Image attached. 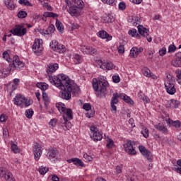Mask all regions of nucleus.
Instances as JSON below:
<instances>
[{"label":"nucleus","mask_w":181,"mask_h":181,"mask_svg":"<svg viewBox=\"0 0 181 181\" xmlns=\"http://www.w3.org/2000/svg\"><path fill=\"white\" fill-rule=\"evenodd\" d=\"M74 60L76 64H80V62H81V57H80L78 54H75Z\"/></svg>","instance_id":"55"},{"label":"nucleus","mask_w":181,"mask_h":181,"mask_svg":"<svg viewBox=\"0 0 181 181\" xmlns=\"http://www.w3.org/2000/svg\"><path fill=\"white\" fill-rule=\"evenodd\" d=\"M106 141L107 142L106 146L108 148V149H111L114 146V141L112 139H110V137L106 138Z\"/></svg>","instance_id":"35"},{"label":"nucleus","mask_w":181,"mask_h":181,"mask_svg":"<svg viewBox=\"0 0 181 181\" xmlns=\"http://www.w3.org/2000/svg\"><path fill=\"white\" fill-rule=\"evenodd\" d=\"M98 64L100 66V69H103V70H112L115 69L114 64H112V62H105L101 60H98Z\"/></svg>","instance_id":"14"},{"label":"nucleus","mask_w":181,"mask_h":181,"mask_svg":"<svg viewBox=\"0 0 181 181\" xmlns=\"http://www.w3.org/2000/svg\"><path fill=\"white\" fill-rule=\"evenodd\" d=\"M114 21V18L111 15H107L103 18L104 23H111Z\"/></svg>","instance_id":"31"},{"label":"nucleus","mask_w":181,"mask_h":181,"mask_svg":"<svg viewBox=\"0 0 181 181\" xmlns=\"http://www.w3.org/2000/svg\"><path fill=\"white\" fill-rule=\"evenodd\" d=\"M43 16H45V18H57L59 15L53 12H45Z\"/></svg>","instance_id":"34"},{"label":"nucleus","mask_w":181,"mask_h":181,"mask_svg":"<svg viewBox=\"0 0 181 181\" xmlns=\"http://www.w3.org/2000/svg\"><path fill=\"white\" fill-rule=\"evenodd\" d=\"M155 128L156 129H158V131H160V132H162V134H168V128L163 125H161L160 123L155 125Z\"/></svg>","instance_id":"25"},{"label":"nucleus","mask_w":181,"mask_h":181,"mask_svg":"<svg viewBox=\"0 0 181 181\" xmlns=\"http://www.w3.org/2000/svg\"><path fill=\"white\" fill-rule=\"evenodd\" d=\"M69 6L68 12L71 16H79L81 13V9L84 8V2L83 0H65Z\"/></svg>","instance_id":"3"},{"label":"nucleus","mask_w":181,"mask_h":181,"mask_svg":"<svg viewBox=\"0 0 181 181\" xmlns=\"http://www.w3.org/2000/svg\"><path fill=\"white\" fill-rule=\"evenodd\" d=\"M58 153H59V151H57V150L56 148L50 147L48 149L47 156L48 159H50V160L54 159V158H56V156H57Z\"/></svg>","instance_id":"18"},{"label":"nucleus","mask_w":181,"mask_h":181,"mask_svg":"<svg viewBox=\"0 0 181 181\" xmlns=\"http://www.w3.org/2000/svg\"><path fill=\"white\" fill-rule=\"evenodd\" d=\"M50 47H52L54 50H56L57 49V47L59 46V42L56 40H53L49 44Z\"/></svg>","instance_id":"46"},{"label":"nucleus","mask_w":181,"mask_h":181,"mask_svg":"<svg viewBox=\"0 0 181 181\" xmlns=\"http://www.w3.org/2000/svg\"><path fill=\"white\" fill-rule=\"evenodd\" d=\"M138 47H133L132 49L130 50L129 56L130 57H132L133 59H135V57H138Z\"/></svg>","instance_id":"27"},{"label":"nucleus","mask_w":181,"mask_h":181,"mask_svg":"<svg viewBox=\"0 0 181 181\" xmlns=\"http://www.w3.org/2000/svg\"><path fill=\"white\" fill-rule=\"evenodd\" d=\"M38 172L41 175H46V173L49 172V168L42 165L41 167L39 168Z\"/></svg>","instance_id":"33"},{"label":"nucleus","mask_w":181,"mask_h":181,"mask_svg":"<svg viewBox=\"0 0 181 181\" xmlns=\"http://www.w3.org/2000/svg\"><path fill=\"white\" fill-rule=\"evenodd\" d=\"M14 104L19 106L22 105V104H24L25 107H29V105H30V103L29 101H28V99H26V98L22 95H17L14 98Z\"/></svg>","instance_id":"8"},{"label":"nucleus","mask_w":181,"mask_h":181,"mask_svg":"<svg viewBox=\"0 0 181 181\" xmlns=\"http://www.w3.org/2000/svg\"><path fill=\"white\" fill-rule=\"evenodd\" d=\"M56 124H57V119L56 118L52 119L49 122V125L53 127H56Z\"/></svg>","instance_id":"56"},{"label":"nucleus","mask_w":181,"mask_h":181,"mask_svg":"<svg viewBox=\"0 0 181 181\" xmlns=\"http://www.w3.org/2000/svg\"><path fill=\"white\" fill-rule=\"evenodd\" d=\"M62 112L65 114L66 119H73V111L70 108L62 107Z\"/></svg>","instance_id":"19"},{"label":"nucleus","mask_w":181,"mask_h":181,"mask_svg":"<svg viewBox=\"0 0 181 181\" xmlns=\"http://www.w3.org/2000/svg\"><path fill=\"white\" fill-rule=\"evenodd\" d=\"M177 49V47H176L175 45H170L168 47V53H175V52H176Z\"/></svg>","instance_id":"47"},{"label":"nucleus","mask_w":181,"mask_h":181,"mask_svg":"<svg viewBox=\"0 0 181 181\" xmlns=\"http://www.w3.org/2000/svg\"><path fill=\"white\" fill-rule=\"evenodd\" d=\"M56 30V28H54V25L51 24L47 30H45V32L47 33V35H51V33H54Z\"/></svg>","instance_id":"32"},{"label":"nucleus","mask_w":181,"mask_h":181,"mask_svg":"<svg viewBox=\"0 0 181 181\" xmlns=\"http://www.w3.org/2000/svg\"><path fill=\"white\" fill-rule=\"evenodd\" d=\"M18 18H20V19H23L28 16V13L25 11H20L17 14Z\"/></svg>","instance_id":"36"},{"label":"nucleus","mask_w":181,"mask_h":181,"mask_svg":"<svg viewBox=\"0 0 181 181\" xmlns=\"http://www.w3.org/2000/svg\"><path fill=\"white\" fill-rule=\"evenodd\" d=\"M3 59H5L6 60V62H8V63H10V62H12V59H11V57H9V54L8 53L7 51H5L3 53Z\"/></svg>","instance_id":"45"},{"label":"nucleus","mask_w":181,"mask_h":181,"mask_svg":"<svg viewBox=\"0 0 181 181\" xmlns=\"http://www.w3.org/2000/svg\"><path fill=\"white\" fill-rule=\"evenodd\" d=\"M180 105V102L179 100H176L175 99H172L169 101V107L170 108H177Z\"/></svg>","instance_id":"26"},{"label":"nucleus","mask_w":181,"mask_h":181,"mask_svg":"<svg viewBox=\"0 0 181 181\" xmlns=\"http://www.w3.org/2000/svg\"><path fill=\"white\" fill-rule=\"evenodd\" d=\"M126 8L127 4H125V2L122 1L119 3V9H120V11H125Z\"/></svg>","instance_id":"52"},{"label":"nucleus","mask_w":181,"mask_h":181,"mask_svg":"<svg viewBox=\"0 0 181 181\" xmlns=\"http://www.w3.org/2000/svg\"><path fill=\"white\" fill-rule=\"evenodd\" d=\"M168 123L169 125H171V127H175V128H180L181 123L179 120L173 121L171 119H168Z\"/></svg>","instance_id":"24"},{"label":"nucleus","mask_w":181,"mask_h":181,"mask_svg":"<svg viewBox=\"0 0 181 181\" xmlns=\"http://www.w3.org/2000/svg\"><path fill=\"white\" fill-rule=\"evenodd\" d=\"M139 151L141 155H143V156H144V158L148 160V162H152L153 160V156L152 155V153L149 150L146 149L145 146H139Z\"/></svg>","instance_id":"7"},{"label":"nucleus","mask_w":181,"mask_h":181,"mask_svg":"<svg viewBox=\"0 0 181 181\" xmlns=\"http://www.w3.org/2000/svg\"><path fill=\"white\" fill-rule=\"evenodd\" d=\"M141 134L144 138H149V130L147 128L144 127L141 130Z\"/></svg>","instance_id":"39"},{"label":"nucleus","mask_w":181,"mask_h":181,"mask_svg":"<svg viewBox=\"0 0 181 181\" xmlns=\"http://www.w3.org/2000/svg\"><path fill=\"white\" fill-rule=\"evenodd\" d=\"M57 52H59V53H64L66 52V47L63 45H59L57 47V49H55Z\"/></svg>","instance_id":"37"},{"label":"nucleus","mask_w":181,"mask_h":181,"mask_svg":"<svg viewBox=\"0 0 181 181\" xmlns=\"http://www.w3.org/2000/svg\"><path fill=\"white\" fill-rule=\"evenodd\" d=\"M11 151L14 153H19V152H20L19 147H18V146L16 144L11 145Z\"/></svg>","instance_id":"48"},{"label":"nucleus","mask_w":181,"mask_h":181,"mask_svg":"<svg viewBox=\"0 0 181 181\" xmlns=\"http://www.w3.org/2000/svg\"><path fill=\"white\" fill-rule=\"evenodd\" d=\"M90 130L93 133V141H101L103 139V133L98 132V128L91 126Z\"/></svg>","instance_id":"13"},{"label":"nucleus","mask_w":181,"mask_h":181,"mask_svg":"<svg viewBox=\"0 0 181 181\" xmlns=\"http://www.w3.org/2000/svg\"><path fill=\"white\" fill-rule=\"evenodd\" d=\"M56 28L58 29V31L60 32L61 33H63L64 31V26H63V23L60 22L59 20H56Z\"/></svg>","instance_id":"28"},{"label":"nucleus","mask_w":181,"mask_h":181,"mask_svg":"<svg viewBox=\"0 0 181 181\" xmlns=\"http://www.w3.org/2000/svg\"><path fill=\"white\" fill-rule=\"evenodd\" d=\"M83 157L85 158V159H86V160H88L89 162H91L93 160V157L87 153L84 154Z\"/></svg>","instance_id":"64"},{"label":"nucleus","mask_w":181,"mask_h":181,"mask_svg":"<svg viewBox=\"0 0 181 181\" xmlns=\"http://www.w3.org/2000/svg\"><path fill=\"white\" fill-rule=\"evenodd\" d=\"M165 87L168 94L173 95V94L176 93V89L175 88V79L172 78V76L167 75L165 82Z\"/></svg>","instance_id":"5"},{"label":"nucleus","mask_w":181,"mask_h":181,"mask_svg":"<svg viewBox=\"0 0 181 181\" xmlns=\"http://www.w3.org/2000/svg\"><path fill=\"white\" fill-rule=\"evenodd\" d=\"M25 116L27 118H32L33 117V109H28L25 111Z\"/></svg>","instance_id":"43"},{"label":"nucleus","mask_w":181,"mask_h":181,"mask_svg":"<svg viewBox=\"0 0 181 181\" xmlns=\"http://www.w3.org/2000/svg\"><path fill=\"white\" fill-rule=\"evenodd\" d=\"M56 107L59 111H62V108H65L64 104L62 103H57Z\"/></svg>","instance_id":"61"},{"label":"nucleus","mask_w":181,"mask_h":181,"mask_svg":"<svg viewBox=\"0 0 181 181\" xmlns=\"http://www.w3.org/2000/svg\"><path fill=\"white\" fill-rule=\"evenodd\" d=\"M96 81L95 83H93V90L96 92V95L99 98H104L107 95V87H108V82L107 78L104 76H100L99 80L97 81V79H93Z\"/></svg>","instance_id":"2"},{"label":"nucleus","mask_w":181,"mask_h":181,"mask_svg":"<svg viewBox=\"0 0 181 181\" xmlns=\"http://www.w3.org/2000/svg\"><path fill=\"white\" fill-rule=\"evenodd\" d=\"M57 69H59L58 64H50L48 65V67L47 68V73L48 74L49 81H50V77H52L50 74H52V73H54Z\"/></svg>","instance_id":"17"},{"label":"nucleus","mask_w":181,"mask_h":181,"mask_svg":"<svg viewBox=\"0 0 181 181\" xmlns=\"http://www.w3.org/2000/svg\"><path fill=\"white\" fill-rule=\"evenodd\" d=\"M117 50H118V52L120 53V54H123V53H125V47L122 45H120L117 47Z\"/></svg>","instance_id":"54"},{"label":"nucleus","mask_w":181,"mask_h":181,"mask_svg":"<svg viewBox=\"0 0 181 181\" xmlns=\"http://www.w3.org/2000/svg\"><path fill=\"white\" fill-rule=\"evenodd\" d=\"M141 21L142 20L139 17H135L133 21V26H136L137 25H139Z\"/></svg>","instance_id":"53"},{"label":"nucleus","mask_w":181,"mask_h":181,"mask_svg":"<svg viewBox=\"0 0 181 181\" xmlns=\"http://www.w3.org/2000/svg\"><path fill=\"white\" fill-rule=\"evenodd\" d=\"M5 5L8 6V9H15V5H13L9 0L8 1H4Z\"/></svg>","instance_id":"49"},{"label":"nucleus","mask_w":181,"mask_h":181,"mask_svg":"<svg viewBox=\"0 0 181 181\" xmlns=\"http://www.w3.org/2000/svg\"><path fill=\"white\" fill-rule=\"evenodd\" d=\"M98 36L101 39H107V40H112V36L110 35L106 31L100 30L98 33Z\"/></svg>","instance_id":"20"},{"label":"nucleus","mask_w":181,"mask_h":181,"mask_svg":"<svg viewBox=\"0 0 181 181\" xmlns=\"http://www.w3.org/2000/svg\"><path fill=\"white\" fill-rule=\"evenodd\" d=\"M129 35H131L133 37H139V34L136 33L135 29L129 30Z\"/></svg>","instance_id":"44"},{"label":"nucleus","mask_w":181,"mask_h":181,"mask_svg":"<svg viewBox=\"0 0 181 181\" xmlns=\"http://www.w3.org/2000/svg\"><path fill=\"white\" fill-rule=\"evenodd\" d=\"M9 66H11L9 68L0 70V78H4L6 77V74H9V73H11V71L15 70V69H22V67L25 66V63L19 60V57L14 56L13 57L12 64L11 65L9 64Z\"/></svg>","instance_id":"4"},{"label":"nucleus","mask_w":181,"mask_h":181,"mask_svg":"<svg viewBox=\"0 0 181 181\" xmlns=\"http://www.w3.org/2000/svg\"><path fill=\"white\" fill-rule=\"evenodd\" d=\"M160 56H165L166 54V47H163L159 49Z\"/></svg>","instance_id":"60"},{"label":"nucleus","mask_w":181,"mask_h":181,"mask_svg":"<svg viewBox=\"0 0 181 181\" xmlns=\"http://www.w3.org/2000/svg\"><path fill=\"white\" fill-rule=\"evenodd\" d=\"M120 98L121 100H124L125 103L127 104L132 105L134 104V100L131 99L128 95H125L124 93H120Z\"/></svg>","instance_id":"23"},{"label":"nucleus","mask_w":181,"mask_h":181,"mask_svg":"<svg viewBox=\"0 0 181 181\" xmlns=\"http://www.w3.org/2000/svg\"><path fill=\"white\" fill-rule=\"evenodd\" d=\"M69 163H73L76 166H81V168H84V163L81 160L78 158H71L67 160Z\"/></svg>","instance_id":"21"},{"label":"nucleus","mask_w":181,"mask_h":181,"mask_svg":"<svg viewBox=\"0 0 181 181\" xmlns=\"http://www.w3.org/2000/svg\"><path fill=\"white\" fill-rule=\"evenodd\" d=\"M177 74V81H178L179 84H181V71L177 69L175 71Z\"/></svg>","instance_id":"51"},{"label":"nucleus","mask_w":181,"mask_h":181,"mask_svg":"<svg viewBox=\"0 0 181 181\" xmlns=\"http://www.w3.org/2000/svg\"><path fill=\"white\" fill-rule=\"evenodd\" d=\"M18 86H19V79L18 78L13 79V84H12L13 91H15V90H16V88H18Z\"/></svg>","instance_id":"38"},{"label":"nucleus","mask_w":181,"mask_h":181,"mask_svg":"<svg viewBox=\"0 0 181 181\" xmlns=\"http://www.w3.org/2000/svg\"><path fill=\"white\" fill-rule=\"evenodd\" d=\"M42 98L44 100L45 107H47V103H49V97H47V93L44 91H42Z\"/></svg>","instance_id":"41"},{"label":"nucleus","mask_w":181,"mask_h":181,"mask_svg":"<svg viewBox=\"0 0 181 181\" xmlns=\"http://www.w3.org/2000/svg\"><path fill=\"white\" fill-rule=\"evenodd\" d=\"M49 83L56 87L62 88L61 98L63 100H71V93L74 95L80 94V88L76 83H71L70 78L66 75L61 74L57 76H49Z\"/></svg>","instance_id":"1"},{"label":"nucleus","mask_w":181,"mask_h":181,"mask_svg":"<svg viewBox=\"0 0 181 181\" xmlns=\"http://www.w3.org/2000/svg\"><path fill=\"white\" fill-rule=\"evenodd\" d=\"M112 79H113V81H114V83H119V81H120V78H119V76H117V75H115V76H112Z\"/></svg>","instance_id":"63"},{"label":"nucleus","mask_w":181,"mask_h":181,"mask_svg":"<svg viewBox=\"0 0 181 181\" xmlns=\"http://www.w3.org/2000/svg\"><path fill=\"white\" fill-rule=\"evenodd\" d=\"M64 122H62V127H65L66 129H71V122H69L67 117H66V115H63Z\"/></svg>","instance_id":"22"},{"label":"nucleus","mask_w":181,"mask_h":181,"mask_svg":"<svg viewBox=\"0 0 181 181\" xmlns=\"http://www.w3.org/2000/svg\"><path fill=\"white\" fill-rule=\"evenodd\" d=\"M3 136L4 138H8V136H9V131L6 127L3 129Z\"/></svg>","instance_id":"57"},{"label":"nucleus","mask_w":181,"mask_h":181,"mask_svg":"<svg viewBox=\"0 0 181 181\" xmlns=\"http://www.w3.org/2000/svg\"><path fill=\"white\" fill-rule=\"evenodd\" d=\"M119 98H121V94H118V93H113V96L110 102V105H111V111L114 114L117 112V106H115V104L118 103Z\"/></svg>","instance_id":"10"},{"label":"nucleus","mask_w":181,"mask_h":181,"mask_svg":"<svg viewBox=\"0 0 181 181\" xmlns=\"http://www.w3.org/2000/svg\"><path fill=\"white\" fill-rule=\"evenodd\" d=\"M20 5H24V6H32V4L28 0H19Z\"/></svg>","instance_id":"40"},{"label":"nucleus","mask_w":181,"mask_h":181,"mask_svg":"<svg viewBox=\"0 0 181 181\" xmlns=\"http://www.w3.org/2000/svg\"><path fill=\"white\" fill-rule=\"evenodd\" d=\"M10 33L14 36H25L27 33L26 28H23V25H17L10 30Z\"/></svg>","instance_id":"6"},{"label":"nucleus","mask_w":181,"mask_h":181,"mask_svg":"<svg viewBox=\"0 0 181 181\" xmlns=\"http://www.w3.org/2000/svg\"><path fill=\"white\" fill-rule=\"evenodd\" d=\"M33 51L36 54H40L43 51V47H42V44H40V40L37 39L35 40V42L33 45Z\"/></svg>","instance_id":"15"},{"label":"nucleus","mask_w":181,"mask_h":181,"mask_svg":"<svg viewBox=\"0 0 181 181\" xmlns=\"http://www.w3.org/2000/svg\"><path fill=\"white\" fill-rule=\"evenodd\" d=\"M95 53H97V49L88 46L87 54H94Z\"/></svg>","instance_id":"42"},{"label":"nucleus","mask_w":181,"mask_h":181,"mask_svg":"<svg viewBox=\"0 0 181 181\" xmlns=\"http://www.w3.org/2000/svg\"><path fill=\"white\" fill-rule=\"evenodd\" d=\"M134 143L132 142L131 140L128 141L124 145V151L129 155H136V151L134 148Z\"/></svg>","instance_id":"9"},{"label":"nucleus","mask_w":181,"mask_h":181,"mask_svg":"<svg viewBox=\"0 0 181 181\" xmlns=\"http://www.w3.org/2000/svg\"><path fill=\"white\" fill-rule=\"evenodd\" d=\"M6 119H8V117L6 116V115H1L0 116V122H5Z\"/></svg>","instance_id":"62"},{"label":"nucleus","mask_w":181,"mask_h":181,"mask_svg":"<svg viewBox=\"0 0 181 181\" xmlns=\"http://www.w3.org/2000/svg\"><path fill=\"white\" fill-rule=\"evenodd\" d=\"M36 86L40 90H42V91L45 92V90H47L49 85L46 84L45 83H37L36 84Z\"/></svg>","instance_id":"30"},{"label":"nucleus","mask_w":181,"mask_h":181,"mask_svg":"<svg viewBox=\"0 0 181 181\" xmlns=\"http://www.w3.org/2000/svg\"><path fill=\"white\" fill-rule=\"evenodd\" d=\"M0 177H4L6 181H15V178H13V175L11 172L4 168L0 169Z\"/></svg>","instance_id":"12"},{"label":"nucleus","mask_w":181,"mask_h":181,"mask_svg":"<svg viewBox=\"0 0 181 181\" xmlns=\"http://www.w3.org/2000/svg\"><path fill=\"white\" fill-rule=\"evenodd\" d=\"M153 53H155V52H149L148 57H147L148 62H153Z\"/></svg>","instance_id":"59"},{"label":"nucleus","mask_w":181,"mask_h":181,"mask_svg":"<svg viewBox=\"0 0 181 181\" xmlns=\"http://www.w3.org/2000/svg\"><path fill=\"white\" fill-rule=\"evenodd\" d=\"M83 110H86V111H90L91 110V105L90 103H85L83 105Z\"/></svg>","instance_id":"58"},{"label":"nucleus","mask_w":181,"mask_h":181,"mask_svg":"<svg viewBox=\"0 0 181 181\" xmlns=\"http://www.w3.org/2000/svg\"><path fill=\"white\" fill-rule=\"evenodd\" d=\"M143 74L146 77H152V76H153V74L151 73V70L149 69H145L143 72Z\"/></svg>","instance_id":"50"},{"label":"nucleus","mask_w":181,"mask_h":181,"mask_svg":"<svg viewBox=\"0 0 181 181\" xmlns=\"http://www.w3.org/2000/svg\"><path fill=\"white\" fill-rule=\"evenodd\" d=\"M138 32L141 36L146 37L149 42H152V37L148 38V36H149V30L144 27V25H138Z\"/></svg>","instance_id":"11"},{"label":"nucleus","mask_w":181,"mask_h":181,"mask_svg":"<svg viewBox=\"0 0 181 181\" xmlns=\"http://www.w3.org/2000/svg\"><path fill=\"white\" fill-rule=\"evenodd\" d=\"M33 153L35 160H39V159H40V157L42 156V148L39 147V144H36L34 146Z\"/></svg>","instance_id":"16"},{"label":"nucleus","mask_w":181,"mask_h":181,"mask_svg":"<svg viewBox=\"0 0 181 181\" xmlns=\"http://www.w3.org/2000/svg\"><path fill=\"white\" fill-rule=\"evenodd\" d=\"M171 64L174 67H181V59L176 58L173 59L171 62Z\"/></svg>","instance_id":"29"}]
</instances>
